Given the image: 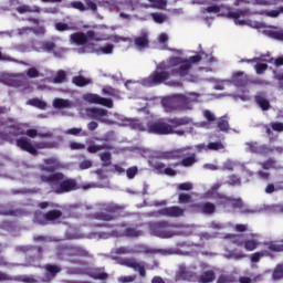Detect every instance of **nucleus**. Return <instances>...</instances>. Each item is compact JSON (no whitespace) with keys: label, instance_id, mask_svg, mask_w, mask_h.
<instances>
[{"label":"nucleus","instance_id":"obj_27","mask_svg":"<svg viewBox=\"0 0 283 283\" xmlns=\"http://www.w3.org/2000/svg\"><path fill=\"white\" fill-rule=\"evenodd\" d=\"M185 148L179 150H170V151H163V150H155L153 151V158H157L158 160H176V158H180Z\"/></svg>","mask_w":283,"mask_h":283},{"label":"nucleus","instance_id":"obj_43","mask_svg":"<svg viewBox=\"0 0 283 283\" xmlns=\"http://www.w3.org/2000/svg\"><path fill=\"white\" fill-rule=\"evenodd\" d=\"M25 134L29 138H36V136H39V138H52L53 136L51 132L40 133L36 129H28Z\"/></svg>","mask_w":283,"mask_h":283},{"label":"nucleus","instance_id":"obj_10","mask_svg":"<svg viewBox=\"0 0 283 283\" xmlns=\"http://www.w3.org/2000/svg\"><path fill=\"white\" fill-rule=\"evenodd\" d=\"M42 182L50 185L53 193H70V191H76L78 184L75 179L64 177L63 174L57 172L52 176H41Z\"/></svg>","mask_w":283,"mask_h":283},{"label":"nucleus","instance_id":"obj_13","mask_svg":"<svg viewBox=\"0 0 283 283\" xmlns=\"http://www.w3.org/2000/svg\"><path fill=\"white\" fill-rule=\"evenodd\" d=\"M251 14H260L261 17H269L270 19H277L280 15V8L277 9H268V10H260V11H251L249 9L230 11L228 17L234 19L235 25H247L245 20H240L242 17H251Z\"/></svg>","mask_w":283,"mask_h":283},{"label":"nucleus","instance_id":"obj_58","mask_svg":"<svg viewBox=\"0 0 283 283\" xmlns=\"http://www.w3.org/2000/svg\"><path fill=\"white\" fill-rule=\"evenodd\" d=\"M266 247L270 251H276L277 253L283 251V244L277 243V241L266 243Z\"/></svg>","mask_w":283,"mask_h":283},{"label":"nucleus","instance_id":"obj_48","mask_svg":"<svg viewBox=\"0 0 283 283\" xmlns=\"http://www.w3.org/2000/svg\"><path fill=\"white\" fill-rule=\"evenodd\" d=\"M223 256H226L227 260H243V258H247V254L243 251H233L223 254Z\"/></svg>","mask_w":283,"mask_h":283},{"label":"nucleus","instance_id":"obj_57","mask_svg":"<svg viewBox=\"0 0 283 283\" xmlns=\"http://www.w3.org/2000/svg\"><path fill=\"white\" fill-rule=\"evenodd\" d=\"M207 149L211 151H220V149H224V144L221 142L209 143Z\"/></svg>","mask_w":283,"mask_h":283},{"label":"nucleus","instance_id":"obj_7","mask_svg":"<svg viewBox=\"0 0 283 283\" xmlns=\"http://www.w3.org/2000/svg\"><path fill=\"white\" fill-rule=\"evenodd\" d=\"M146 227L150 235L160 238L161 240H169V238H174L175 235H191L193 233V227L171 224L167 220L148 222Z\"/></svg>","mask_w":283,"mask_h":283},{"label":"nucleus","instance_id":"obj_30","mask_svg":"<svg viewBox=\"0 0 283 283\" xmlns=\"http://www.w3.org/2000/svg\"><path fill=\"white\" fill-rule=\"evenodd\" d=\"M132 250H133V255L139 254V253H145L146 255H156V253H163L164 255H167V253H170L167 250L154 249L146 244H137L134 248H132Z\"/></svg>","mask_w":283,"mask_h":283},{"label":"nucleus","instance_id":"obj_32","mask_svg":"<svg viewBox=\"0 0 283 283\" xmlns=\"http://www.w3.org/2000/svg\"><path fill=\"white\" fill-rule=\"evenodd\" d=\"M193 207L197 209V211H199V213H203L205 216H213V213H219L218 206H216L213 202L206 201Z\"/></svg>","mask_w":283,"mask_h":283},{"label":"nucleus","instance_id":"obj_61","mask_svg":"<svg viewBox=\"0 0 283 283\" xmlns=\"http://www.w3.org/2000/svg\"><path fill=\"white\" fill-rule=\"evenodd\" d=\"M103 149H107V146H105V145H90L87 147V153L88 154H96L98 151H103Z\"/></svg>","mask_w":283,"mask_h":283},{"label":"nucleus","instance_id":"obj_29","mask_svg":"<svg viewBox=\"0 0 283 283\" xmlns=\"http://www.w3.org/2000/svg\"><path fill=\"white\" fill-rule=\"evenodd\" d=\"M245 151L250 154H261L262 156H269L273 151V149L269 148L266 145L258 146L255 142L245 143Z\"/></svg>","mask_w":283,"mask_h":283},{"label":"nucleus","instance_id":"obj_28","mask_svg":"<svg viewBox=\"0 0 283 283\" xmlns=\"http://www.w3.org/2000/svg\"><path fill=\"white\" fill-rule=\"evenodd\" d=\"M241 3H251L252 6H277L283 3V0H235L234 6ZM279 14H283V6L279 7Z\"/></svg>","mask_w":283,"mask_h":283},{"label":"nucleus","instance_id":"obj_46","mask_svg":"<svg viewBox=\"0 0 283 283\" xmlns=\"http://www.w3.org/2000/svg\"><path fill=\"white\" fill-rule=\"evenodd\" d=\"M260 166L262 167V169L269 170V169H277V160H275V158L271 157L265 161H262L260 164Z\"/></svg>","mask_w":283,"mask_h":283},{"label":"nucleus","instance_id":"obj_64","mask_svg":"<svg viewBox=\"0 0 283 283\" xmlns=\"http://www.w3.org/2000/svg\"><path fill=\"white\" fill-rule=\"evenodd\" d=\"M18 36H28V34L32 33V28L30 27H22L17 29Z\"/></svg>","mask_w":283,"mask_h":283},{"label":"nucleus","instance_id":"obj_22","mask_svg":"<svg viewBox=\"0 0 283 283\" xmlns=\"http://www.w3.org/2000/svg\"><path fill=\"white\" fill-rule=\"evenodd\" d=\"M148 164L157 174H163L164 176H176L178 174L174 168L167 167L165 163L156 160L154 156L148 160Z\"/></svg>","mask_w":283,"mask_h":283},{"label":"nucleus","instance_id":"obj_11","mask_svg":"<svg viewBox=\"0 0 283 283\" xmlns=\"http://www.w3.org/2000/svg\"><path fill=\"white\" fill-rule=\"evenodd\" d=\"M85 114L87 118H92L94 120H99V123H104L105 125H124L123 123H126L128 120L127 118H123L119 114H114V118H109L112 116V113L109 111L101 108V107H88L85 108Z\"/></svg>","mask_w":283,"mask_h":283},{"label":"nucleus","instance_id":"obj_5","mask_svg":"<svg viewBox=\"0 0 283 283\" xmlns=\"http://www.w3.org/2000/svg\"><path fill=\"white\" fill-rule=\"evenodd\" d=\"M70 39L71 43L82 45V48L77 49V54H97V56L114 54V44L106 43L101 46L94 44V42L98 43V41H107L105 34L96 33L94 31H87L86 33L77 32L71 34Z\"/></svg>","mask_w":283,"mask_h":283},{"label":"nucleus","instance_id":"obj_37","mask_svg":"<svg viewBox=\"0 0 283 283\" xmlns=\"http://www.w3.org/2000/svg\"><path fill=\"white\" fill-rule=\"evenodd\" d=\"M232 83L237 87H244L249 83V76L244 72H238L232 75Z\"/></svg>","mask_w":283,"mask_h":283},{"label":"nucleus","instance_id":"obj_44","mask_svg":"<svg viewBox=\"0 0 283 283\" xmlns=\"http://www.w3.org/2000/svg\"><path fill=\"white\" fill-rule=\"evenodd\" d=\"M17 12H19V14H25L28 12H41V7L39 6L30 7L28 4H22L17 7Z\"/></svg>","mask_w":283,"mask_h":283},{"label":"nucleus","instance_id":"obj_54","mask_svg":"<svg viewBox=\"0 0 283 283\" xmlns=\"http://www.w3.org/2000/svg\"><path fill=\"white\" fill-rule=\"evenodd\" d=\"M167 41H169V35L160 33L158 36L159 50H167Z\"/></svg>","mask_w":283,"mask_h":283},{"label":"nucleus","instance_id":"obj_51","mask_svg":"<svg viewBox=\"0 0 283 283\" xmlns=\"http://www.w3.org/2000/svg\"><path fill=\"white\" fill-rule=\"evenodd\" d=\"M255 103L263 109V112H266L269 107H271V104L269 103V99L264 98L263 96H256Z\"/></svg>","mask_w":283,"mask_h":283},{"label":"nucleus","instance_id":"obj_21","mask_svg":"<svg viewBox=\"0 0 283 283\" xmlns=\"http://www.w3.org/2000/svg\"><path fill=\"white\" fill-rule=\"evenodd\" d=\"M82 98L86 103H90V105H103V107H108V109L114 107V102L111 98L102 97L98 94L86 93L82 96Z\"/></svg>","mask_w":283,"mask_h":283},{"label":"nucleus","instance_id":"obj_2","mask_svg":"<svg viewBox=\"0 0 283 283\" xmlns=\"http://www.w3.org/2000/svg\"><path fill=\"white\" fill-rule=\"evenodd\" d=\"M8 108L0 107V114H6ZM0 127H4L8 134L0 133V140H7L8 143H17V147L22 149L23 151H28L32 156H38L39 151L36 149H56L63 143V138L61 136L56 137L54 142H35L32 144V140L28 137H20L17 139L18 136H23L25 134L24 127L25 124H20L15 119L8 118L6 120L1 119L0 117Z\"/></svg>","mask_w":283,"mask_h":283},{"label":"nucleus","instance_id":"obj_33","mask_svg":"<svg viewBox=\"0 0 283 283\" xmlns=\"http://www.w3.org/2000/svg\"><path fill=\"white\" fill-rule=\"evenodd\" d=\"M235 167H240L241 171H247L248 176H253V172L247 169L244 164L238 161V160H231L228 159L222 165V171H233Z\"/></svg>","mask_w":283,"mask_h":283},{"label":"nucleus","instance_id":"obj_36","mask_svg":"<svg viewBox=\"0 0 283 283\" xmlns=\"http://www.w3.org/2000/svg\"><path fill=\"white\" fill-rule=\"evenodd\" d=\"M61 167V161L56 157H51L48 159H44V166H41L42 171H49V174H52V171H56Z\"/></svg>","mask_w":283,"mask_h":283},{"label":"nucleus","instance_id":"obj_18","mask_svg":"<svg viewBox=\"0 0 283 283\" xmlns=\"http://www.w3.org/2000/svg\"><path fill=\"white\" fill-rule=\"evenodd\" d=\"M117 264H120V266H127V269H133V271L139 273L140 277H147V271L145 270V261H138L135 258H125L119 259L117 261Z\"/></svg>","mask_w":283,"mask_h":283},{"label":"nucleus","instance_id":"obj_56","mask_svg":"<svg viewBox=\"0 0 283 283\" xmlns=\"http://www.w3.org/2000/svg\"><path fill=\"white\" fill-rule=\"evenodd\" d=\"M151 19L155 21V23H165V21H167V14L165 13H151L150 14Z\"/></svg>","mask_w":283,"mask_h":283},{"label":"nucleus","instance_id":"obj_53","mask_svg":"<svg viewBox=\"0 0 283 283\" xmlns=\"http://www.w3.org/2000/svg\"><path fill=\"white\" fill-rule=\"evenodd\" d=\"M99 158L103 163V167H109L112 165V153L105 151L99 154Z\"/></svg>","mask_w":283,"mask_h":283},{"label":"nucleus","instance_id":"obj_3","mask_svg":"<svg viewBox=\"0 0 283 283\" xmlns=\"http://www.w3.org/2000/svg\"><path fill=\"white\" fill-rule=\"evenodd\" d=\"M193 123L191 117H174L165 119H156L155 122L147 120L146 124L139 119H126L123 123L124 126H128L130 129H137L138 132H147L148 134H157L159 136H167L176 134V136H185V129H178L185 125Z\"/></svg>","mask_w":283,"mask_h":283},{"label":"nucleus","instance_id":"obj_25","mask_svg":"<svg viewBox=\"0 0 283 283\" xmlns=\"http://www.w3.org/2000/svg\"><path fill=\"white\" fill-rule=\"evenodd\" d=\"M199 269L201 271V274L198 275V283H210L216 280V272L209 269V264L200 263Z\"/></svg>","mask_w":283,"mask_h":283},{"label":"nucleus","instance_id":"obj_23","mask_svg":"<svg viewBox=\"0 0 283 283\" xmlns=\"http://www.w3.org/2000/svg\"><path fill=\"white\" fill-rule=\"evenodd\" d=\"M240 63H255L254 70L256 74H264L269 65L266 63H271L269 55H261L260 57H254L250 60H241Z\"/></svg>","mask_w":283,"mask_h":283},{"label":"nucleus","instance_id":"obj_62","mask_svg":"<svg viewBox=\"0 0 283 283\" xmlns=\"http://www.w3.org/2000/svg\"><path fill=\"white\" fill-rule=\"evenodd\" d=\"M272 279L275 280H282L283 279V264L277 265L272 274Z\"/></svg>","mask_w":283,"mask_h":283},{"label":"nucleus","instance_id":"obj_60","mask_svg":"<svg viewBox=\"0 0 283 283\" xmlns=\"http://www.w3.org/2000/svg\"><path fill=\"white\" fill-rule=\"evenodd\" d=\"M209 229H213V231H222V229H227V224L219 222V221H212L208 224Z\"/></svg>","mask_w":283,"mask_h":283},{"label":"nucleus","instance_id":"obj_39","mask_svg":"<svg viewBox=\"0 0 283 283\" xmlns=\"http://www.w3.org/2000/svg\"><path fill=\"white\" fill-rule=\"evenodd\" d=\"M83 71H80V75H76L72 78L73 85H76V87H85L87 85H92V78L91 77H84Z\"/></svg>","mask_w":283,"mask_h":283},{"label":"nucleus","instance_id":"obj_1","mask_svg":"<svg viewBox=\"0 0 283 283\" xmlns=\"http://www.w3.org/2000/svg\"><path fill=\"white\" fill-rule=\"evenodd\" d=\"M202 59H205V53L188 59L172 56L169 60L156 64V70L148 77L139 81V84L144 87H156V85H163V83L169 81L176 74L180 77L187 76L191 72L192 65L200 63Z\"/></svg>","mask_w":283,"mask_h":283},{"label":"nucleus","instance_id":"obj_42","mask_svg":"<svg viewBox=\"0 0 283 283\" xmlns=\"http://www.w3.org/2000/svg\"><path fill=\"white\" fill-rule=\"evenodd\" d=\"M112 255L115 258V255H134V250L129 247H119L112 250Z\"/></svg>","mask_w":283,"mask_h":283},{"label":"nucleus","instance_id":"obj_19","mask_svg":"<svg viewBox=\"0 0 283 283\" xmlns=\"http://www.w3.org/2000/svg\"><path fill=\"white\" fill-rule=\"evenodd\" d=\"M196 265L187 268L185 264H179L176 273V280L184 282H198V272H196Z\"/></svg>","mask_w":283,"mask_h":283},{"label":"nucleus","instance_id":"obj_24","mask_svg":"<svg viewBox=\"0 0 283 283\" xmlns=\"http://www.w3.org/2000/svg\"><path fill=\"white\" fill-rule=\"evenodd\" d=\"M0 282L38 283L39 281L34 277V275L11 276L8 273L0 271Z\"/></svg>","mask_w":283,"mask_h":283},{"label":"nucleus","instance_id":"obj_17","mask_svg":"<svg viewBox=\"0 0 283 283\" xmlns=\"http://www.w3.org/2000/svg\"><path fill=\"white\" fill-rule=\"evenodd\" d=\"M148 216L150 218H182L185 216V209L178 206H170L149 212Z\"/></svg>","mask_w":283,"mask_h":283},{"label":"nucleus","instance_id":"obj_26","mask_svg":"<svg viewBox=\"0 0 283 283\" xmlns=\"http://www.w3.org/2000/svg\"><path fill=\"white\" fill-rule=\"evenodd\" d=\"M66 8H73V10H78L80 12H87V10L96 12V10H98L96 2L92 0H85V3L81 1H72L71 3L66 4Z\"/></svg>","mask_w":283,"mask_h":283},{"label":"nucleus","instance_id":"obj_40","mask_svg":"<svg viewBox=\"0 0 283 283\" xmlns=\"http://www.w3.org/2000/svg\"><path fill=\"white\" fill-rule=\"evenodd\" d=\"M53 107H55V109H70L74 107V103L69 99L55 98L53 101Z\"/></svg>","mask_w":283,"mask_h":283},{"label":"nucleus","instance_id":"obj_15","mask_svg":"<svg viewBox=\"0 0 283 283\" xmlns=\"http://www.w3.org/2000/svg\"><path fill=\"white\" fill-rule=\"evenodd\" d=\"M168 0H128V9L134 12L136 8H157V10H165Z\"/></svg>","mask_w":283,"mask_h":283},{"label":"nucleus","instance_id":"obj_20","mask_svg":"<svg viewBox=\"0 0 283 283\" xmlns=\"http://www.w3.org/2000/svg\"><path fill=\"white\" fill-rule=\"evenodd\" d=\"M33 50L35 52H48L49 54L53 53L54 56L59 57L63 56L65 52H67V50L56 46L54 42H35L33 44Z\"/></svg>","mask_w":283,"mask_h":283},{"label":"nucleus","instance_id":"obj_38","mask_svg":"<svg viewBox=\"0 0 283 283\" xmlns=\"http://www.w3.org/2000/svg\"><path fill=\"white\" fill-rule=\"evenodd\" d=\"M135 45L139 50H145V48H149V38L147 35V31H142L139 36L135 38Z\"/></svg>","mask_w":283,"mask_h":283},{"label":"nucleus","instance_id":"obj_63","mask_svg":"<svg viewBox=\"0 0 283 283\" xmlns=\"http://www.w3.org/2000/svg\"><path fill=\"white\" fill-rule=\"evenodd\" d=\"M196 163V155H191L190 157H186L182 159L181 165L182 167H191Z\"/></svg>","mask_w":283,"mask_h":283},{"label":"nucleus","instance_id":"obj_52","mask_svg":"<svg viewBox=\"0 0 283 283\" xmlns=\"http://www.w3.org/2000/svg\"><path fill=\"white\" fill-rule=\"evenodd\" d=\"M102 92H103L104 96H113V98H119L118 90H116L112 86H104Z\"/></svg>","mask_w":283,"mask_h":283},{"label":"nucleus","instance_id":"obj_14","mask_svg":"<svg viewBox=\"0 0 283 283\" xmlns=\"http://www.w3.org/2000/svg\"><path fill=\"white\" fill-rule=\"evenodd\" d=\"M33 222L36 224H61L63 222V212L60 210H50L46 213L35 212Z\"/></svg>","mask_w":283,"mask_h":283},{"label":"nucleus","instance_id":"obj_49","mask_svg":"<svg viewBox=\"0 0 283 283\" xmlns=\"http://www.w3.org/2000/svg\"><path fill=\"white\" fill-rule=\"evenodd\" d=\"M27 105H31L32 107H38V109H45L48 107V103L39 99V98H32L27 102Z\"/></svg>","mask_w":283,"mask_h":283},{"label":"nucleus","instance_id":"obj_35","mask_svg":"<svg viewBox=\"0 0 283 283\" xmlns=\"http://www.w3.org/2000/svg\"><path fill=\"white\" fill-rule=\"evenodd\" d=\"M263 34L269 36V39H274L275 41H283V29L277 27H266L263 30Z\"/></svg>","mask_w":283,"mask_h":283},{"label":"nucleus","instance_id":"obj_16","mask_svg":"<svg viewBox=\"0 0 283 283\" xmlns=\"http://www.w3.org/2000/svg\"><path fill=\"white\" fill-rule=\"evenodd\" d=\"M96 209L101 212H97L93 216L94 220L111 222V220H114V216H112V213L117 211V209H120V207L114 203H98L96 205Z\"/></svg>","mask_w":283,"mask_h":283},{"label":"nucleus","instance_id":"obj_50","mask_svg":"<svg viewBox=\"0 0 283 283\" xmlns=\"http://www.w3.org/2000/svg\"><path fill=\"white\" fill-rule=\"evenodd\" d=\"M11 49L15 50V52L25 53L32 52V50H34V45L31 46L30 44H13Z\"/></svg>","mask_w":283,"mask_h":283},{"label":"nucleus","instance_id":"obj_45","mask_svg":"<svg viewBox=\"0 0 283 283\" xmlns=\"http://www.w3.org/2000/svg\"><path fill=\"white\" fill-rule=\"evenodd\" d=\"M106 41H112V43H132V39L129 38H125V36H120V35H105Z\"/></svg>","mask_w":283,"mask_h":283},{"label":"nucleus","instance_id":"obj_9","mask_svg":"<svg viewBox=\"0 0 283 283\" xmlns=\"http://www.w3.org/2000/svg\"><path fill=\"white\" fill-rule=\"evenodd\" d=\"M146 224H117L112 232H93L88 235L91 240H107L109 238H143Z\"/></svg>","mask_w":283,"mask_h":283},{"label":"nucleus","instance_id":"obj_12","mask_svg":"<svg viewBox=\"0 0 283 283\" xmlns=\"http://www.w3.org/2000/svg\"><path fill=\"white\" fill-rule=\"evenodd\" d=\"M224 240H229L235 247H243L245 251H255L260 247V235L255 233L250 234H226Z\"/></svg>","mask_w":283,"mask_h":283},{"label":"nucleus","instance_id":"obj_41","mask_svg":"<svg viewBox=\"0 0 283 283\" xmlns=\"http://www.w3.org/2000/svg\"><path fill=\"white\" fill-rule=\"evenodd\" d=\"M67 81V73L63 70H60L55 73V76L50 77L51 83L61 84Z\"/></svg>","mask_w":283,"mask_h":283},{"label":"nucleus","instance_id":"obj_47","mask_svg":"<svg viewBox=\"0 0 283 283\" xmlns=\"http://www.w3.org/2000/svg\"><path fill=\"white\" fill-rule=\"evenodd\" d=\"M232 282H238V276H234L233 274L222 273L217 280V283H232Z\"/></svg>","mask_w":283,"mask_h":283},{"label":"nucleus","instance_id":"obj_34","mask_svg":"<svg viewBox=\"0 0 283 283\" xmlns=\"http://www.w3.org/2000/svg\"><path fill=\"white\" fill-rule=\"evenodd\" d=\"M45 273L44 277L42 279V282H51V280H54L56 277L57 273H61V266L56 264H46L44 266Z\"/></svg>","mask_w":283,"mask_h":283},{"label":"nucleus","instance_id":"obj_59","mask_svg":"<svg viewBox=\"0 0 283 283\" xmlns=\"http://www.w3.org/2000/svg\"><path fill=\"white\" fill-rule=\"evenodd\" d=\"M218 128L220 132H229V122L227 120V116H223L219 119Z\"/></svg>","mask_w":283,"mask_h":283},{"label":"nucleus","instance_id":"obj_55","mask_svg":"<svg viewBox=\"0 0 283 283\" xmlns=\"http://www.w3.org/2000/svg\"><path fill=\"white\" fill-rule=\"evenodd\" d=\"M188 248H190V251H186V252H182L180 250L177 251V253H179L180 255H198V249H200V244H191V245H188Z\"/></svg>","mask_w":283,"mask_h":283},{"label":"nucleus","instance_id":"obj_31","mask_svg":"<svg viewBox=\"0 0 283 283\" xmlns=\"http://www.w3.org/2000/svg\"><path fill=\"white\" fill-rule=\"evenodd\" d=\"M0 216L21 218V216H28V211L25 209H17L12 205H0Z\"/></svg>","mask_w":283,"mask_h":283},{"label":"nucleus","instance_id":"obj_8","mask_svg":"<svg viewBox=\"0 0 283 283\" xmlns=\"http://www.w3.org/2000/svg\"><path fill=\"white\" fill-rule=\"evenodd\" d=\"M200 94L198 93H186V94H174L166 96L161 99L164 112H187L193 109V103H198Z\"/></svg>","mask_w":283,"mask_h":283},{"label":"nucleus","instance_id":"obj_6","mask_svg":"<svg viewBox=\"0 0 283 283\" xmlns=\"http://www.w3.org/2000/svg\"><path fill=\"white\" fill-rule=\"evenodd\" d=\"M222 187V182L217 181L213 184L208 191L203 193V198L207 199H217V207L219 213H235V211H241V213H255L254 210L244 209V203L242 199H233L224 195L218 193V189Z\"/></svg>","mask_w":283,"mask_h":283},{"label":"nucleus","instance_id":"obj_4","mask_svg":"<svg viewBox=\"0 0 283 283\" xmlns=\"http://www.w3.org/2000/svg\"><path fill=\"white\" fill-rule=\"evenodd\" d=\"M57 260H64L71 264H75L76 268H69L66 273L69 275H90L94 280H107V273L102 269L87 270V263L83 261V258H90V252L82 247H60L57 248Z\"/></svg>","mask_w":283,"mask_h":283}]
</instances>
